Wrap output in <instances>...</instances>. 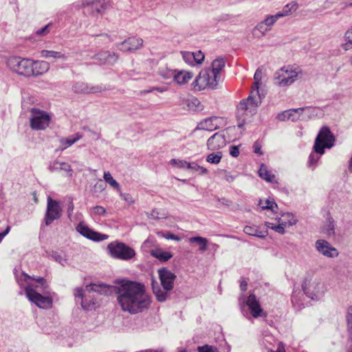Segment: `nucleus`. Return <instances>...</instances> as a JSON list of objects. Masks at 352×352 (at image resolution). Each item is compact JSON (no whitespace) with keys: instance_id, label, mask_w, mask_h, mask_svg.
Here are the masks:
<instances>
[{"instance_id":"1","label":"nucleus","mask_w":352,"mask_h":352,"mask_svg":"<svg viewBox=\"0 0 352 352\" xmlns=\"http://www.w3.org/2000/svg\"><path fill=\"white\" fill-rule=\"evenodd\" d=\"M116 283L115 286L91 284L86 290L104 295L115 294L121 309L131 314L142 313L150 307L151 296L143 283L124 279L118 280Z\"/></svg>"},{"instance_id":"2","label":"nucleus","mask_w":352,"mask_h":352,"mask_svg":"<svg viewBox=\"0 0 352 352\" xmlns=\"http://www.w3.org/2000/svg\"><path fill=\"white\" fill-rule=\"evenodd\" d=\"M261 102V98L256 84V89L252 90L249 96L242 100L237 105L236 117L239 128H242L246 122L250 121L251 118L256 113Z\"/></svg>"},{"instance_id":"3","label":"nucleus","mask_w":352,"mask_h":352,"mask_svg":"<svg viewBox=\"0 0 352 352\" xmlns=\"http://www.w3.org/2000/svg\"><path fill=\"white\" fill-rule=\"evenodd\" d=\"M335 137L328 126H323L319 131L314 142V153L309 156V166H315L325 148H331L334 145Z\"/></svg>"},{"instance_id":"4","label":"nucleus","mask_w":352,"mask_h":352,"mask_svg":"<svg viewBox=\"0 0 352 352\" xmlns=\"http://www.w3.org/2000/svg\"><path fill=\"white\" fill-rule=\"evenodd\" d=\"M41 286L29 285L25 288V292L30 301L34 303L41 309H50L52 306V299L49 296H43L44 294H50V289L47 283L43 278H38L37 280Z\"/></svg>"},{"instance_id":"5","label":"nucleus","mask_w":352,"mask_h":352,"mask_svg":"<svg viewBox=\"0 0 352 352\" xmlns=\"http://www.w3.org/2000/svg\"><path fill=\"white\" fill-rule=\"evenodd\" d=\"M6 65L10 70L19 75L30 77L34 74V61L31 59L12 56L8 58Z\"/></svg>"},{"instance_id":"6","label":"nucleus","mask_w":352,"mask_h":352,"mask_svg":"<svg viewBox=\"0 0 352 352\" xmlns=\"http://www.w3.org/2000/svg\"><path fill=\"white\" fill-rule=\"evenodd\" d=\"M302 289L307 297L319 300L324 294L326 287L320 278L307 277L302 284Z\"/></svg>"},{"instance_id":"7","label":"nucleus","mask_w":352,"mask_h":352,"mask_svg":"<svg viewBox=\"0 0 352 352\" xmlns=\"http://www.w3.org/2000/svg\"><path fill=\"white\" fill-rule=\"evenodd\" d=\"M219 78L208 68L201 70L193 82L195 89L201 91L206 87L214 89L217 88Z\"/></svg>"},{"instance_id":"8","label":"nucleus","mask_w":352,"mask_h":352,"mask_svg":"<svg viewBox=\"0 0 352 352\" xmlns=\"http://www.w3.org/2000/svg\"><path fill=\"white\" fill-rule=\"evenodd\" d=\"M30 126L32 130H45L49 126L51 116L48 113L34 107L30 109Z\"/></svg>"},{"instance_id":"9","label":"nucleus","mask_w":352,"mask_h":352,"mask_svg":"<svg viewBox=\"0 0 352 352\" xmlns=\"http://www.w3.org/2000/svg\"><path fill=\"white\" fill-rule=\"evenodd\" d=\"M299 72L287 66L275 72L274 83L280 87H287L293 84L298 78Z\"/></svg>"},{"instance_id":"10","label":"nucleus","mask_w":352,"mask_h":352,"mask_svg":"<svg viewBox=\"0 0 352 352\" xmlns=\"http://www.w3.org/2000/svg\"><path fill=\"white\" fill-rule=\"evenodd\" d=\"M107 249L111 256L118 259L126 261L135 255V250L123 243H111L108 245Z\"/></svg>"},{"instance_id":"11","label":"nucleus","mask_w":352,"mask_h":352,"mask_svg":"<svg viewBox=\"0 0 352 352\" xmlns=\"http://www.w3.org/2000/svg\"><path fill=\"white\" fill-rule=\"evenodd\" d=\"M109 6V0H86L82 3L85 14L98 19Z\"/></svg>"},{"instance_id":"12","label":"nucleus","mask_w":352,"mask_h":352,"mask_svg":"<svg viewBox=\"0 0 352 352\" xmlns=\"http://www.w3.org/2000/svg\"><path fill=\"white\" fill-rule=\"evenodd\" d=\"M63 214V209L59 201L53 199L51 197L47 199V208L43 219L46 226H50L54 221L59 219Z\"/></svg>"},{"instance_id":"13","label":"nucleus","mask_w":352,"mask_h":352,"mask_svg":"<svg viewBox=\"0 0 352 352\" xmlns=\"http://www.w3.org/2000/svg\"><path fill=\"white\" fill-rule=\"evenodd\" d=\"M318 110L317 108H311V107H302L297 109H292L287 111L283 112L278 115V119L280 121H285L291 120L292 121H295L298 120L300 117L302 119H305V116L302 115L305 113V116L308 118H311L312 116L315 114V113Z\"/></svg>"},{"instance_id":"14","label":"nucleus","mask_w":352,"mask_h":352,"mask_svg":"<svg viewBox=\"0 0 352 352\" xmlns=\"http://www.w3.org/2000/svg\"><path fill=\"white\" fill-rule=\"evenodd\" d=\"M298 8V4L296 1H292L287 3L283 9L282 11H280L275 14H270L267 15L265 19L262 22H276L280 18L292 14L295 12Z\"/></svg>"},{"instance_id":"15","label":"nucleus","mask_w":352,"mask_h":352,"mask_svg":"<svg viewBox=\"0 0 352 352\" xmlns=\"http://www.w3.org/2000/svg\"><path fill=\"white\" fill-rule=\"evenodd\" d=\"M158 274L163 289L166 291L172 290L176 278L175 274L166 268L159 269Z\"/></svg>"},{"instance_id":"16","label":"nucleus","mask_w":352,"mask_h":352,"mask_svg":"<svg viewBox=\"0 0 352 352\" xmlns=\"http://www.w3.org/2000/svg\"><path fill=\"white\" fill-rule=\"evenodd\" d=\"M315 247L316 250L328 258H334L338 256L337 249L333 248L331 244L323 239H318L316 241Z\"/></svg>"},{"instance_id":"17","label":"nucleus","mask_w":352,"mask_h":352,"mask_svg":"<svg viewBox=\"0 0 352 352\" xmlns=\"http://www.w3.org/2000/svg\"><path fill=\"white\" fill-rule=\"evenodd\" d=\"M226 144V132L219 131L212 135L207 141V147L209 150H219Z\"/></svg>"},{"instance_id":"18","label":"nucleus","mask_w":352,"mask_h":352,"mask_svg":"<svg viewBox=\"0 0 352 352\" xmlns=\"http://www.w3.org/2000/svg\"><path fill=\"white\" fill-rule=\"evenodd\" d=\"M76 230L83 236L94 241H102L108 238L107 235L95 232L82 223H79Z\"/></svg>"},{"instance_id":"19","label":"nucleus","mask_w":352,"mask_h":352,"mask_svg":"<svg viewBox=\"0 0 352 352\" xmlns=\"http://www.w3.org/2000/svg\"><path fill=\"white\" fill-rule=\"evenodd\" d=\"M143 41L142 38L136 37H129L120 43L119 45V50L123 52H133L142 45Z\"/></svg>"},{"instance_id":"20","label":"nucleus","mask_w":352,"mask_h":352,"mask_svg":"<svg viewBox=\"0 0 352 352\" xmlns=\"http://www.w3.org/2000/svg\"><path fill=\"white\" fill-rule=\"evenodd\" d=\"M245 303L248 307L254 318H256L262 316L263 309L255 294H251L245 300Z\"/></svg>"},{"instance_id":"21","label":"nucleus","mask_w":352,"mask_h":352,"mask_svg":"<svg viewBox=\"0 0 352 352\" xmlns=\"http://www.w3.org/2000/svg\"><path fill=\"white\" fill-rule=\"evenodd\" d=\"M118 58V56L114 53L110 54L109 52H101L96 54L92 58L97 60L96 63L100 65H113L117 61Z\"/></svg>"},{"instance_id":"22","label":"nucleus","mask_w":352,"mask_h":352,"mask_svg":"<svg viewBox=\"0 0 352 352\" xmlns=\"http://www.w3.org/2000/svg\"><path fill=\"white\" fill-rule=\"evenodd\" d=\"M48 169L50 172H58L63 170L66 172L69 177H72L73 170L71 166L67 162H59L57 160L54 161L50 164Z\"/></svg>"},{"instance_id":"23","label":"nucleus","mask_w":352,"mask_h":352,"mask_svg":"<svg viewBox=\"0 0 352 352\" xmlns=\"http://www.w3.org/2000/svg\"><path fill=\"white\" fill-rule=\"evenodd\" d=\"M73 90L77 94H91L100 91L99 87H89L87 84L78 82L73 86Z\"/></svg>"},{"instance_id":"24","label":"nucleus","mask_w":352,"mask_h":352,"mask_svg":"<svg viewBox=\"0 0 352 352\" xmlns=\"http://www.w3.org/2000/svg\"><path fill=\"white\" fill-rule=\"evenodd\" d=\"M170 76H173L174 80L179 85H184L187 83L193 76L191 72L182 71L177 74L169 72Z\"/></svg>"},{"instance_id":"25","label":"nucleus","mask_w":352,"mask_h":352,"mask_svg":"<svg viewBox=\"0 0 352 352\" xmlns=\"http://www.w3.org/2000/svg\"><path fill=\"white\" fill-rule=\"evenodd\" d=\"M217 120V118H206V120L200 122L196 129L197 130L212 131L217 129L218 126L214 123Z\"/></svg>"},{"instance_id":"26","label":"nucleus","mask_w":352,"mask_h":352,"mask_svg":"<svg viewBox=\"0 0 352 352\" xmlns=\"http://www.w3.org/2000/svg\"><path fill=\"white\" fill-rule=\"evenodd\" d=\"M152 289L153 294L155 296V298L158 302H164L167 299L168 296V292L166 291L164 289H162L160 286L157 285V283H155L153 282L152 283Z\"/></svg>"},{"instance_id":"27","label":"nucleus","mask_w":352,"mask_h":352,"mask_svg":"<svg viewBox=\"0 0 352 352\" xmlns=\"http://www.w3.org/2000/svg\"><path fill=\"white\" fill-rule=\"evenodd\" d=\"M322 232L328 237L333 236L335 234V223L331 217H328Z\"/></svg>"},{"instance_id":"28","label":"nucleus","mask_w":352,"mask_h":352,"mask_svg":"<svg viewBox=\"0 0 352 352\" xmlns=\"http://www.w3.org/2000/svg\"><path fill=\"white\" fill-rule=\"evenodd\" d=\"M151 255L160 261H167L173 257V254L161 249H155L151 251Z\"/></svg>"},{"instance_id":"29","label":"nucleus","mask_w":352,"mask_h":352,"mask_svg":"<svg viewBox=\"0 0 352 352\" xmlns=\"http://www.w3.org/2000/svg\"><path fill=\"white\" fill-rule=\"evenodd\" d=\"M34 74L32 76L42 75L49 69V65L45 61H34Z\"/></svg>"},{"instance_id":"30","label":"nucleus","mask_w":352,"mask_h":352,"mask_svg":"<svg viewBox=\"0 0 352 352\" xmlns=\"http://www.w3.org/2000/svg\"><path fill=\"white\" fill-rule=\"evenodd\" d=\"M258 173L259 177L266 182H274L275 180V175L268 170L267 167L264 164H261Z\"/></svg>"},{"instance_id":"31","label":"nucleus","mask_w":352,"mask_h":352,"mask_svg":"<svg viewBox=\"0 0 352 352\" xmlns=\"http://www.w3.org/2000/svg\"><path fill=\"white\" fill-rule=\"evenodd\" d=\"M224 67L225 60L223 58H217L212 61L211 67H208V69L220 78V72Z\"/></svg>"},{"instance_id":"32","label":"nucleus","mask_w":352,"mask_h":352,"mask_svg":"<svg viewBox=\"0 0 352 352\" xmlns=\"http://www.w3.org/2000/svg\"><path fill=\"white\" fill-rule=\"evenodd\" d=\"M243 231L245 234L248 235L257 236L261 239H263L267 236V231H260L254 226H245Z\"/></svg>"},{"instance_id":"33","label":"nucleus","mask_w":352,"mask_h":352,"mask_svg":"<svg viewBox=\"0 0 352 352\" xmlns=\"http://www.w3.org/2000/svg\"><path fill=\"white\" fill-rule=\"evenodd\" d=\"M273 23H258V25L253 29V35L256 37H260L265 34V33L270 30Z\"/></svg>"},{"instance_id":"34","label":"nucleus","mask_w":352,"mask_h":352,"mask_svg":"<svg viewBox=\"0 0 352 352\" xmlns=\"http://www.w3.org/2000/svg\"><path fill=\"white\" fill-rule=\"evenodd\" d=\"M41 56L43 58H61V59H66V56L65 54H62L60 52H55L52 50H42L41 52Z\"/></svg>"},{"instance_id":"35","label":"nucleus","mask_w":352,"mask_h":352,"mask_svg":"<svg viewBox=\"0 0 352 352\" xmlns=\"http://www.w3.org/2000/svg\"><path fill=\"white\" fill-rule=\"evenodd\" d=\"M190 243H196L199 245V250L205 252L207 250L208 239L202 236H192L189 239Z\"/></svg>"},{"instance_id":"36","label":"nucleus","mask_w":352,"mask_h":352,"mask_svg":"<svg viewBox=\"0 0 352 352\" xmlns=\"http://www.w3.org/2000/svg\"><path fill=\"white\" fill-rule=\"evenodd\" d=\"M276 219L278 223H281V221H285V225L289 226H292L296 223V219L294 218V215L289 212L283 214L280 217L276 218Z\"/></svg>"},{"instance_id":"37","label":"nucleus","mask_w":352,"mask_h":352,"mask_svg":"<svg viewBox=\"0 0 352 352\" xmlns=\"http://www.w3.org/2000/svg\"><path fill=\"white\" fill-rule=\"evenodd\" d=\"M82 135L80 133H76L72 136H70L66 139H61L60 143L63 146H64L63 148H66L68 146H72L73 144L76 142L78 140L81 139Z\"/></svg>"},{"instance_id":"38","label":"nucleus","mask_w":352,"mask_h":352,"mask_svg":"<svg viewBox=\"0 0 352 352\" xmlns=\"http://www.w3.org/2000/svg\"><path fill=\"white\" fill-rule=\"evenodd\" d=\"M222 158L221 152L212 153L206 157V162L213 164H218Z\"/></svg>"},{"instance_id":"39","label":"nucleus","mask_w":352,"mask_h":352,"mask_svg":"<svg viewBox=\"0 0 352 352\" xmlns=\"http://www.w3.org/2000/svg\"><path fill=\"white\" fill-rule=\"evenodd\" d=\"M103 177L104 181L107 183L109 184V185L112 186L113 188L117 190L120 189L119 183L113 178L111 174L109 172H104Z\"/></svg>"},{"instance_id":"40","label":"nucleus","mask_w":352,"mask_h":352,"mask_svg":"<svg viewBox=\"0 0 352 352\" xmlns=\"http://www.w3.org/2000/svg\"><path fill=\"white\" fill-rule=\"evenodd\" d=\"M146 215L148 217L155 220L167 217V214L164 211H159L157 209L153 210L151 213L146 212Z\"/></svg>"},{"instance_id":"41","label":"nucleus","mask_w":352,"mask_h":352,"mask_svg":"<svg viewBox=\"0 0 352 352\" xmlns=\"http://www.w3.org/2000/svg\"><path fill=\"white\" fill-rule=\"evenodd\" d=\"M266 226L267 228H270L272 230H274L275 232L283 234L285 232V227L287 226L285 225V221H281V223H278V225L274 226L272 223H266Z\"/></svg>"},{"instance_id":"42","label":"nucleus","mask_w":352,"mask_h":352,"mask_svg":"<svg viewBox=\"0 0 352 352\" xmlns=\"http://www.w3.org/2000/svg\"><path fill=\"white\" fill-rule=\"evenodd\" d=\"M183 60L189 65L195 66V55L193 52H181Z\"/></svg>"},{"instance_id":"43","label":"nucleus","mask_w":352,"mask_h":352,"mask_svg":"<svg viewBox=\"0 0 352 352\" xmlns=\"http://www.w3.org/2000/svg\"><path fill=\"white\" fill-rule=\"evenodd\" d=\"M258 205L261 206V209H263V210L270 209L274 213L277 212L275 210V208H278V206L273 201H270V200L267 199L265 202V204H263V205L262 204V201H260Z\"/></svg>"},{"instance_id":"44","label":"nucleus","mask_w":352,"mask_h":352,"mask_svg":"<svg viewBox=\"0 0 352 352\" xmlns=\"http://www.w3.org/2000/svg\"><path fill=\"white\" fill-rule=\"evenodd\" d=\"M75 297L81 300V305L84 309H89L87 305V300L83 299L84 290L82 288H76L74 293Z\"/></svg>"},{"instance_id":"45","label":"nucleus","mask_w":352,"mask_h":352,"mask_svg":"<svg viewBox=\"0 0 352 352\" xmlns=\"http://www.w3.org/2000/svg\"><path fill=\"white\" fill-rule=\"evenodd\" d=\"M346 321L349 336L350 339L352 340V306L348 309Z\"/></svg>"},{"instance_id":"46","label":"nucleus","mask_w":352,"mask_h":352,"mask_svg":"<svg viewBox=\"0 0 352 352\" xmlns=\"http://www.w3.org/2000/svg\"><path fill=\"white\" fill-rule=\"evenodd\" d=\"M51 24L52 23H47L44 27H43L40 29L36 30L34 31V35L38 37H42V36H46L50 32Z\"/></svg>"},{"instance_id":"47","label":"nucleus","mask_w":352,"mask_h":352,"mask_svg":"<svg viewBox=\"0 0 352 352\" xmlns=\"http://www.w3.org/2000/svg\"><path fill=\"white\" fill-rule=\"evenodd\" d=\"M272 339V337L266 336L263 340V344L266 345V342H270V340ZM265 347L267 349H268V352H285L283 346L280 343L278 344V346L276 350L268 349L267 346H265Z\"/></svg>"},{"instance_id":"48","label":"nucleus","mask_w":352,"mask_h":352,"mask_svg":"<svg viewBox=\"0 0 352 352\" xmlns=\"http://www.w3.org/2000/svg\"><path fill=\"white\" fill-rule=\"evenodd\" d=\"M327 3H338L341 8L352 6V0H327Z\"/></svg>"},{"instance_id":"49","label":"nucleus","mask_w":352,"mask_h":352,"mask_svg":"<svg viewBox=\"0 0 352 352\" xmlns=\"http://www.w3.org/2000/svg\"><path fill=\"white\" fill-rule=\"evenodd\" d=\"M188 163L189 162H188L185 160H177V159H172L170 161V164L175 166L179 168H187L188 169Z\"/></svg>"},{"instance_id":"50","label":"nucleus","mask_w":352,"mask_h":352,"mask_svg":"<svg viewBox=\"0 0 352 352\" xmlns=\"http://www.w3.org/2000/svg\"><path fill=\"white\" fill-rule=\"evenodd\" d=\"M219 175L228 182H232L236 178V176L232 175L226 170H220L219 171Z\"/></svg>"},{"instance_id":"51","label":"nucleus","mask_w":352,"mask_h":352,"mask_svg":"<svg viewBox=\"0 0 352 352\" xmlns=\"http://www.w3.org/2000/svg\"><path fill=\"white\" fill-rule=\"evenodd\" d=\"M199 101L197 98H188L183 100V104L187 107L188 109H194Z\"/></svg>"},{"instance_id":"52","label":"nucleus","mask_w":352,"mask_h":352,"mask_svg":"<svg viewBox=\"0 0 352 352\" xmlns=\"http://www.w3.org/2000/svg\"><path fill=\"white\" fill-rule=\"evenodd\" d=\"M195 55V65L201 64L204 60V54L201 50L193 52Z\"/></svg>"},{"instance_id":"53","label":"nucleus","mask_w":352,"mask_h":352,"mask_svg":"<svg viewBox=\"0 0 352 352\" xmlns=\"http://www.w3.org/2000/svg\"><path fill=\"white\" fill-rule=\"evenodd\" d=\"M199 352H219L217 349L209 345H204L198 347Z\"/></svg>"},{"instance_id":"54","label":"nucleus","mask_w":352,"mask_h":352,"mask_svg":"<svg viewBox=\"0 0 352 352\" xmlns=\"http://www.w3.org/2000/svg\"><path fill=\"white\" fill-rule=\"evenodd\" d=\"M120 195L128 204L131 205L135 203V200L131 195L129 193H120Z\"/></svg>"},{"instance_id":"55","label":"nucleus","mask_w":352,"mask_h":352,"mask_svg":"<svg viewBox=\"0 0 352 352\" xmlns=\"http://www.w3.org/2000/svg\"><path fill=\"white\" fill-rule=\"evenodd\" d=\"M92 210L94 214L100 216L104 215L107 212L106 209L101 206H94L93 207Z\"/></svg>"},{"instance_id":"56","label":"nucleus","mask_w":352,"mask_h":352,"mask_svg":"<svg viewBox=\"0 0 352 352\" xmlns=\"http://www.w3.org/2000/svg\"><path fill=\"white\" fill-rule=\"evenodd\" d=\"M254 78L255 80V82L254 83V85L252 86V90L256 89V84H257V87H258L259 81L261 80V72L259 69H257L256 71L254 76Z\"/></svg>"},{"instance_id":"57","label":"nucleus","mask_w":352,"mask_h":352,"mask_svg":"<svg viewBox=\"0 0 352 352\" xmlns=\"http://www.w3.org/2000/svg\"><path fill=\"white\" fill-rule=\"evenodd\" d=\"M230 155L234 157H236L239 155V146L232 145L229 148Z\"/></svg>"},{"instance_id":"58","label":"nucleus","mask_w":352,"mask_h":352,"mask_svg":"<svg viewBox=\"0 0 352 352\" xmlns=\"http://www.w3.org/2000/svg\"><path fill=\"white\" fill-rule=\"evenodd\" d=\"M53 257L54 258L55 261L58 263H59L60 265L64 266L67 263V259L65 258L63 256H62L60 254H58L57 253H55L53 255Z\"/></svg>"},{"instance_id":"59","label":"nucleus","mask_w":352,"mask_h":352,"mask_svg":"<svg viewBox=\"0 0 352 352\" xmlns=\"http://www.w3.org/2000/svg\"><path fill=\"white\" fill-rule=\"evenodd\" d=\"M94 188L96 191L102 192L104 190L105 186L101 179H99L98 182L95 184Z\"/></svg>"},{"instance_id":"60","label":"nucleus","mask_w":352,"mask_h":352,"mask_svg":"<svg viewBox=\"0 0 352 352\" xmlns=\"http://www.w3.org/2000/svg\"><path fill=\"white\" fill-rule=\"evenodd\" d=\"M74 209L72 199H70L69 204L67 208V216L70 219Z\"/></svg>"},{"instance_id":"61","label":"nucleus","mask_w":352,"mask_h":352,"mask_svg":"<svg viewBox=\"0 0 352 352\" xmlns=\"http://www.w3.org/2000/svg\"><path fill=\"white\" fill-rule=\"evenodd\" d=\"M292 302L294 307H298V309L301 308V305L298 303V299L296 294H293L292 296Z\"/></svg>"},{"instance_id":"62","label":"nucleus","mask_w":352,"mask_h":352,"mask_svg":"<svg viewBox=\"0 0 352 352\" xmlns=\"http://www.w3.org/2000/svg\"><path fill=\"white\" fill-rule=\"evenodd\" d=\"M165 238L166 239H171V240H175V241H179L181 240L179 236H178L177 235H175L174 234H172V233L167 234L165 236Z\"/></svg>"},{"instance_id":"63","label":"nucleus","mask_w":352,"mask_h":352,"mask_svg":"<svg viewBox=\"0 0 352 352\" xmlns=\"http://www.w3.org/2000/svg\"><path fill=\"white\" fill-rule=\"evenodd\" d=\"M199 168H200V166L198 165L197 163H195V162H192V163L189 162L188 163V169H191L195 171H197V170H199Z\"/></svg>"},{"instance_id":"64","label":"nucleus","mask_w":352,"mask_h":352,"mask_svg":"<svg viewBox=\"0 0 352 352\" xmlns=\"http://www.w3.org/2000/svg\"><path fill=\"white\" fill-rule=\"evenodd\" d=\"M10 230V226H7L5 230L0 233V243L2 241L3 239L9 233Z\"/></svg>"}]
</instances>
